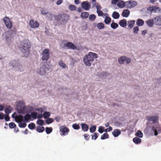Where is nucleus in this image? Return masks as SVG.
Listing matches in <instances>:
<instances>
[{
    "label": "nucleus",
    "instance_id": "1",
    "mask_svg": "<svg viewBox=\"0 0 161 161\" xmlns=\"http://www.w3.org/2000/svg\"><path fill=\"white\" fill-rule=\"evenodd\" d=\"M31 46V42L28 40H24L20 43L21 51L25 57L29 56Z\"/></svg>",
    "mask_w": 161,
    "mask_h": 161
},
{
    "label": "nucleus",
    "instance_id": "2",
    "mask_svg": "<svg viewBox=\"0 0 161 161\" xmlns=\"http://www.w3.org/2000/svg\"><path fill=\"white\" fill-rule=\"evenodd\" d=\"M61 47L63 48H69L73 50L76 49V47L72 42L66 41L62 42L60 44Z\"/></svg>",
    "mask_w": 161,
    "mask_h": 161
},
{
    "label": "nucleus",
    "instance_id": "3",
    "mask_svg": "<svg viewBox=\"0 0 161 161\" xmlns=\"http://www.w3.org/2000/svg\"><path fill=\"white\" fill-rule=\"evenodd\" d=\"M98 57V55L96 53L90 52L84 57L83 60H93L96 59Z\"/></svg>",
    "mask_w": 161,
    "mask_h": 161
},
{
    "label": "nucleus",
    "instance_id": "4",
    "mask_svg": "<svg viewBox=\"0 0 161 161\" xmlns=\"http://www.w3.org/2000/svg\"><path fill=\"white\" fill-rule=\"evenodd\" d=\"M3 20L6 28L8 29H11L12 27V23L9 18L6 16L3 18Z\"/></svg>",
    "mask_w": 161,
    "mask_h": 161
},
{
    "label": "nucleus",
    "instance_id": "5",
    "mask_svg": "<svg viewBox=\"0 0 161 161\" xmlns=\"http://www.w3.org/2000/svg\"><path fill=\"white\" fill-rule=\"evenodd\" d=\"M42 60H47L49 58V50L48 49H44L42 53Z\"/></svg>",
    "mask_w": 161,
    "mask_h": 161
},
{
    "label": "nucleus",
    "instance_id": "6",
    "mask_svg": "<svg viewBox=\"0 0 161 161\" xmlns=\"http://www.w3.org/2000/svg\"><path fill=\"white\" fill-rule=\"evenodd\" d=\"M137 4L136 2L134 1H129L126 2V7L129 8L135 7Z\"/></svg>",
    "mask_w": 161,
    "mask_h": 161
},
{
    "label": "nucleus",
    "instance_id": "7",
    "mask_svg": "<svg viewBox=\"0 0 161 161\" xmlns=\"http://www.w3.org/2000/svg\"><path fill=\"white\" fill-rule=\"evenodd\" d=\"M147 10L148 11L152 13L158 12L160 11V8L159 7L153 6L149 7L147 8Z\"/></svg>",
    "mask_w": 161,
    "mask_h": 161
},
{
    "label": "nucleus",
    "instance_id": "8",
    "mask_svg": "<svg viewBox=\"0 0 161 161\" xmlns=\"http://www.w3.org/2000/svg\"><path fill=\"white\" fill-rule=\"evenodd\" d=\"M60 131L62 133V135L65 136L68 134L69 130L64 126H62L60 128Z\"/></svg>",
    "mask_w": 161,
    "mask_h": 161
},
{
    "label": "nucleus",
    "instance_id": "9",
    "mask_svg": "<svg viewBox=\"0 0 161 161\" xmlns=\"http://www.w3.org/2000/svg\"><path fill=\"white\" fill-rule=\"evenodd\" d=\"M81 7L85 10L89 9L91 7V4L87 1L83 2L81 4Z\"/></svg>",
    "mask_w": 161,
    "mask_h": 161
},
{
    "label": "nucleus",
    "instance_id": "10",
    "mask_svg": "<svg viewBox=\"0 0 161 161\" xmlns=\"http://www.w3.org/2000/svg\"><path fill=\"white\" fill-rule=\"evenodd\" d=\"M147 120L150 121H152L153 123H156L158 120V117L156 116H149L147 118Z\"/></svg>",
    "mask_w": 161,
    "mask_h": 161
},
{
    "label": "nucleus",
    "instance_id": "11",
    "mask_svg": "<svg viewBox=\"0 0 161 161\" xmlns=\"http://www.w3.org/2000/svg\"><path fill=\"white\" fill-rule=\"evenodd\" d=\"M30 25L32 28H36L37 27L39 26L38 23L33 19H31L30 21Z\"/></svg>",
    "mask_w": 161,
    "mask_h": 161
},
{
    "label": "nucleus",
    "instance_id": "12",
    "mask_svg": "<svg viewBox=\"0 0 161 161\" xmlns=\"http://www.w3.org/2000/svg\"><path fill=\"white\" fill-rule=\"evenodd\" d=\"M154 22L156 25L161 26V16H158L154 17Z\"/></svg>",
    "mask_w": 161,
    "mask_h": 161
},
{
    "label": "nucleus",
    "instance_id": "13",
    "mask_svg": "<svg viewBox=\"0 0 161 161\" xmlns=\"http://www.w3.org/2000/svg\"><path fill=\"white\" fill-rule=\"evenodd\" d=\"M48 69L45 65H43L40 69L39 72L38 73L40 75H43L46 73V71Z\"/></svg>",
    "mask_w": 161,
    "mask_h": 161
},
{
    "label": "nucleus",
    "instance_id": "14",
    "mask_svg": "<svg viewBox=\"0 0 161 161\" xmlns=\"http://www.w3.org/2000/svg\"><path fill=\"white\" fill-rule=\"evenodd\" d=\"M135 23V21L134 20H130L128 21L127 23L128 27L130 29H132L134 27Z\"/></svg>",
    "mask_w": 161,
    "mask_h": 161
},
{
    "label": "nucleus",
    "instance_id": "15",
    "mask_svg": "<svg viewBox=\"0 0 161 161\" xmlns=\"http://www.w3.org/2000/svg\"><path fill=\"white\" fill-rule=\"evenodd\" d=\"M130 11L127 9H124L122 12V15L124 17L127 18L130 14Z\"/></svg>",
    "mask_w": 161,
    "mask_h": 161
},
{
    "label": "nucleus",
    "instance_id": "16",
    "mask_svg": "<svg viewBox=\"0 0 161 161\" xmlns=\"http://www.w3.org/2000/svg\"><path fill=\"white\" fill-rule=\"evenodd\" d=\"M119 25L122 27H125L127 25V21L125 19H123L119 21Z\"/></svg>",
    "mask_w": 161,
    "mask_h": 161
},
{
    "label": "nucleus",
    "instance_id": "17",
    "mask_svg": "<svg viewBox=\"0 0 161 161\" xmlns=\"http://www.w3.org/2000/svg\"><path fill=\"white\" fill-rule=\"evenodd\" d=\"M105 15L104 16H105V17L104 22L106 24H108L111 22V19L108 16V15L107 14L105 13Z\"/></svg>",
    "mask_w": 161,
    "mask_h": 161
},
{
    "label": "nucleus",
    "instance_id": "18",
    "mask_svg": "<svg viewBox=\"0 0 161 161\" xmlns=\"http://www.w3.org/2000/svg\"><path fill=\"white\" fill-rule=\"evenodd\" d=\"M81 126L82 130L83 131L86 132L88 131L89 129V126L86 124L81 123Z\"/></svg>",
    "mask_w": 161,
    "mask_h": 161
},
{
    "label": "nucleus",
    "instance_id": "19",
    "mask_svg": "<svg viewBox=\"0 0 161 161\" xmlns=\"http://www.w3.org/2000/svg\"><path fill=\"white\" fill-rule=\"evenodd\" d=\"M121 131L118 129L114 130L112 132L113 135L115 137L118 136L121 134Z\"/></svg>",
    "mask_w": 161,
    "mask_h": 161
},
{
    "label": "nucleus",
    "instance_id": "20",
    "mask_svg": "<svg viewBox=\"0 0 161 161\" xmlns=\"http://www.w3.org/2000/svg\"><path fill=\"white\" fill-rule=\"evenodd\" d=\"M154 22V19H148L146 22L147 25L149 27H152L153 25Z\"/></svg>",
    "mask_w": 161,
    "mask_h": 161
},
{
    "label": "nucleus",
    "instance_id": "21",
    "mask_svg": "<svg viewBox=\"0 0 161 161\" xmlns=\"http://www.w3.org/2000/svg\"><path fill=\"white\" fill-rule=\"evenodd\" d=\"M63 23H65L67 22L69 19V16L68 15L64 14L62 17Z\"/></svg>",
    "mask_w": 161,
    "mask_h": 161
},
{
    "label": "nucleus",
    "instance_id": "22",
    "mask_svg": "<svg viewBox=\"0 0 161 161\" xmlns=\"http://www.w3.org/2000/svg\"><path fill=\"white\" fill-rule=\"evenodd\" d=\"M144 21L141 19H138L136 22V25L138 26H142L144 25Z\"/></svg>",
    "mask_w": 161,
    "mask_h": 161
},
{
    "label": "nucleus",
    "instance_id": "23",
    "mask_svg": "<svg viewBox=\"0 0 161 161\" xmlns=\"http://www.w3.org/2000/svg\"><path fill=\"white\" fill-rule=\"evenodd\" d=\"M117 6L121 8H123L126 6V2H125L123 1H119Z\"/></svg>",
    "mask_w": 161,
    "mask_h": 161
},
{
    "label": "nucleus",
    "instance_id": "24",
    "mask_svg": "<svg viewBox=\"0 0 161 161\" xmlns=\"http://www.w3.org/2000/svg\"><path fill=\"white\" fill-rule=\"evenodd\" d=\"M152 130L154 132V135L155 136H157L158 134L157 131V129H158V126L156 125H154L152 127Z\"/></svg>",
    "mask_w": 161,
    "mask_h": 161
},
{
    "label": "nucleus",
    "instance_id": "25",
    "mask_svg": "<svg viewBox=\"0 0 161 161\" xmlns=\"http://www.w3.org/2000/svg\"><path fill=\"white\" fill-rule=\"evenodd\" d=\"M119 13L116 11L114 12L112 14V16L114 19H118L119 18Z\"/></svg>",
    "mask_w": 161,
    "mask_h": 161
},
{
    "label": "nucleus",
    "instance_id": "26",
    "mask_svg": "<svg viewBox=\"0 0 161 161\" xmlns=\"http://www.w3.org/2000/svg\"><path fill=\"white\" fill-rule=\"evenodd\" d=\"M13 109L12 107L10 106H8L5 109V112L6 114H9L11 112V111Z\"/></svg>",
    "mask_w": 161,
    "mask_h": 161
},
{
    "label": "nucleus",
    "instance_id": "27",
    "mask_svg": "<svg viewBox=\"0 0 161 161\" xmlns=\"http://www.w3.org/2000/svg\"><path fill=\"white\" fill-rule=\"evenodd\" d=\"M23 116L22 115H20L17 116L15 118V120L17 122H19L22 121L23 120Z\"/></svg>",
    "mask_w": 161,
    "mask_h": 161
},
{
    "label": "nucleus",
    "instance_id": "28",
    "mask_svg": "<svg viewBox=\"0 0 161 161\" xmlns=\"http://www.w3.org/2000/svg\"><path fill=\"white\" fill-rule=\"evenodd\" d=\"M96 26L99 29H103L104 27V25L102 23H99L96 24Z\"/></svg>",
    "mask_w": 161,
    "mask_h": 161
},
{
    "label": "nucleus",
    "instance_id": "29",
    "mask_svg": "<svg viewBox=\"0 0 161 161\" xmlns=\"http://www.w3.org/2000/svg\"><path fill=\"white\" fill-rule=\"evenodd\" d=\"M10 35V34L9 32H7L3 34V36L6 40H8L9 39Z\"/></svg>",
    "mask_w": 161,
    "mask_h": 161
},
{
    "label": "nucleus",
    "instance_id": "30",
    "mask_svg": "<svg viewBox=\"0 0 161 161\" xmlns=\"http://www.w3.org/2000/svg\"><path fill=\"white\" fill-rule=\"evenodd\" d=\"M89 15V14L87 12H84L81 13L80 16L82 18L86 19L88 18Z\"/></svg>",
    "mask_w": 161,
    "mask_h": 161
},
{
    "label": "nucleus",
    "instance_id": "31",
    "mask_svg": "<svg viewBox=\"0 0 161 161\" xmlns=\"http://www.w3.org/2000/svg\"><path fill=\"white\" fill-rule=\"evenodd\" d=\"M44 130V127L43 126L40 127V126H37L36 127V130L37 132L39 133H41L43 132Z\"/></svg>",
    "mask_w": 161,
    "mask_h": 161
},
{
    "label": "nucleus",
    "instance_id": "32",
    "mask_svg": "<svg viewBox=\"0 0 161 161\" xmlns=\"http://www.w3.org/2000/svg\"><path fill=\"white\" fill-rule=\"evenodd\" d=\"M133 140V142L136 144H139L141 142V139L137 137H134Z\"/></svg>",
    "mask_w": 161,
    "mask_h": 161
},
{
    "label": "nucleus",
    "instance_id": "33",
    "mask_svg": "<svg viewBox=\"0 0 161 161\" xmlns=\"http://www.w3.org/2000/svg\"><path fill=\"white\" fill-rule=\"evenodd\" d=\"M133 32L135 34H137L139 31V28L138 26H136L133 27Z\"/></svg>",
    "mask_w": 161,
    "mask_h": 161
},
{
    "label": "nucleus",
    "instance_id": "34",
    "mask_svg": "<svg viewBox=\"0 0 161 161\" xmlns=\"http://www.w3.org/2000/svg\"><path fill=\"white\" fill-rule=\"evenodd\" d=\"M25 121L28 122L31 119V116L29 114H27L24 117Z\"/></svg>",
    "mask_w": 161,
    "mask_h": 161
},
{
    "label": "nucleus",
    "instance_id": "35",
    "mask_svg": "<svg viewBox=\"0 0 161 161\" xmlns=\"http://www.w3.org/2000/svg\"><path fill=\"white\" fill-rule=\"evenodd\" d=\"M96 18V16L94 14H92L89 16V19L92 21H94Z\"/></svg>",
    "mask_w": 161,
    "mask_h": 161
},
{
    "label": "nucleus",
    "instance_id": "36",
    "mask_svg": "<svg viewBox=\"0 0 161 161\" xmlns=\"http://www.w3.org/2000/svg\"><path fill=\"white\" fill-rule=\"evenodd\" d=\"M130 59L128 57L125 56H123L119 58L118 60H129Z\"/></svg>",
    "mask_w": 161,
    "mask_h": 161
},
{
    "label": "nucleus",
    "instance_id": "37",
    "mask_svg": "<svg viewBox=\"0 0 161 161\" xmlns=\"http://www.w3.org/2000/svg\"><path fill=\"white\" fill-rule=\"evenodd\" d=\"M53 17V14L50 12L48 13L46 15V18L49 20H51L52 19Z\"/></svg>",
    "mask_w": 161,
    "mask_h": 161
},
{
    "label": "nucleus",
    "instance_id": "38",
    "mask_svg": "<svg viewBox=\"0 0 161 161\" xmlns=\"http://www.w3.org/2000/svg\"><path fill=\"white\" fill-rule=\"evenodd\" d=\"M110 26L113 29H115L118 27L119 25L116 23L112 22Z\"/></svg>",
    "mask_w": 161,
    "mask_h": 161
},
{
    "label": "nucleus",
    "instance_id": "39",
    "mask_svg": "<svg viewBox=\"0 0 161 161\" xmlns=\"http://www.w3.org/2000/svg\"><path fill=\"white\" fill-rule=\"evenodd\" d=\"M135 135L136 136L142 138L143 136V134L142 133L140 130H138L136 133Z\"/></svg>",
    "mask_w": 161,
    "mask_h": 161
},
{
    "label": "nucleus",
    "instance_id": "40",
    "mask_svg": "<svg viewBox=\"0 0 161 161\" xmlns=\"http://www.w3.org/2000/svg\"><path fill=\"white\" fill-rule=\"evenodd\" d=\"M109 135L107 133H104L101 136V139L102 140H104L107 138H108Z\"/></svg>",
    "mask_w": 161,
    "mask_h": 161
},
{
    "label": "nucleus",
    "instance_id": "41",
    "mask_svg": "<svg viewBox=\"0 0 161 161\" xmlns=\"http://www.w3.org/2000/svg\"><path fill=\"white\" fill-rule=\"evenodd\" d=\"M28 127L30 129H33L35 128L36 126L34 123H32L29 124Z\"/></svg>",
    "mask_w": 161,
    "mask_h": 161
},
{
    "label": "nucleus",
    "instance_id": "42",
    "mask_svg": "<svg viewBox=\"0 0 161 161\" xmlns=\"http://www.w3.org/2000/svg\"><path fill=\"white\" fill-rule=\"evenodd\" d=\"M46 131L47 134L50 133L52 131L53 129L52 127H47L46 128Z\"/></svg>",
    "mask_w": 161,
    "mask_h": 161
},
{
    "label": "nucleus",
    "instance_id": "43",
    "mask_svg": "<svg viewBox=\"0 0 161 161\" xmlns=\"http://www.w3.org/2000/svg\"><path fill=\"white\" fill-rule=\"evenodd\" d=\"M50 115V114L49 112H45L43 114L44 118L45 119H47L49 117Z\"/></svg>",
    "mask_w": 161,
    "mask_h": 161
},
{
    "label": "nucleus",
    "instance_id": "44",
    "mask_svg": "<svg viewBox=\"0 0 161 161\" xmlns=\"http://www.w3.org/2000/svg\"><path fill=\"white\" fill-rule=\"evenodd\" d=\"M96 129V125H93L91 126L90 128V130L91 133H93L94 132Z\"/></svg>",
    "mask_w": 161,
    "mask_h": 161
},
{
    "label": "nucleus",
    "instance_id": "45",
    "mask_svg": "<svg viewBox=\"0 0 161 161\" xmlns=\"http://www.w3.org/2000/svg\"><path fill=\"white\" fill-rule=\"evenodd\" d=\"M31 117L33 119H36L37 114L36 112H33L31 113Z\"/></svg>",
    "mask_w": 161,
    "mask_h": 161
},
{
    "label": "nucleus",
    "instance_id": "46",
    "mask_svg": "<svg viewBox=\"0 0 161 161\" xmlns=\"http://www.w3.org/2000/svg\"><path fill=\"white\" fill-rule=\"evenodd\" d=\"M53 121V119L51 118H48L46 120V122L47 124H49L52 123Z\"/></svg>",
    "mask_w": 161,
    "mask_h": 161
},
{
    "label": "nucleus",
    "instance_id": "47",
    "mask_svg": "<svg viewBox=\"0 0 161 161\" xmlns=\"http://www.w3.org/2000/svg\"><path fill=\"white\" fill-rule=\"evenodd\" d=\"M58 64L60 66L63 68H65L66 67L65 64L64 63L63 61H59Z\"/></svg>",
    "mask_w": 161,
    "mask_h": 161
},
{
    "label": "nucleus",
    "instance_id": "48",
    "mask_svg": "<svg viewBox=\"0 0 161 161\" xmlns=\"http://www.w3.org/2000/svg\"><path fill=\"white\" fill-rule=\"evenodd\" d=\"M72 127L75 130H78L80 128L79 125L76 124H74L72 125Z\"/></svg>",
    "mask_w": 161,
    "mask_h": 161
},
{
    "label": "nucleus",
    "instance_id": "49",
    "mask_svg": "<svg viewBox=\"0 0 161 161\" xmlns=\"http://www.w3.org/2000/svg\"><path fill=\"white\" fill-rule=\"evenodd\" d=\"M69 9L70 10H75L76 9V6L73 5H70L69 7Z\"/></svg>",
    "mask_w": 161,
    "mask_h": 161
},
{
    "label": "nucleus",
    "instance_id": "50",
    "mask_svg": "<svg viewBox=\"0 0 161 161\" xmlns=\"http://www.w3.org/2000/svg\"><path fill=\"white\" fill-rule=\"evenodd\" d=\"M36 123L38 125H44V121L42 119H40L37 120Z\"/></svg>",
    "mask_w": 161,
    "mask_h": 161
},
{
    "label": "nucleus",
    "instance_id": "51",
    "mask_svg": "<svg viewBox=\"0 0 161 161\" xmlns=\"http://www.w3.org/2000/svg\"><path fill=\"white\" fill-rule=\"evenodd\" d=\"M19 126L20 128H25L26 126V124L25 122H21L19 124Z\"/></svg>",
    "mask_w": 161,
    "mask_h": 161
},
{
    "label": "nucleus",
    "instance_id": "52",
    "mask_svg": "<svg viewBox=\"0 0 161 161\" xmlns=\"http://www.w3.org/2000/svg\"><path fill=\"white\" fill-rule=\"evenodd\" d=\"M97 13L98 14L99 16H103L104 17L105 15V14H103L102 11L101 10L97 11Z\"/></svg>",
    "mask_w": 161,
    "mask_h": 161
},
{
    "label": "nucleus",
    "instance_id": "53",
    "mask_svg": "<svg viewBox=\"0 0 161 161\" xmlns=\"http://www.w3.org/2000/svg\"><path fill=\"white\" fill-rule=\"evenodd\" d=\"M9 126L10 128H13L16 127V125L14 123L12 122L9 124Z\"/></svg>",
    "mask_w": 161,
    "mask_h": 161
},
{
    "label": "nucleus",
    "instance_id": "54",
    "mask_svg": "<svg viewBox=\"0 0 161 161\" xmlns=\"http://www.w3.org/2000/svg\"><path fill=\"white\" fill-rule=\"evenodd\" d=\"M95 6L97 8V11H98V10H101L102 7L99 4H98V3L95 4Z\"/></svg>",
    "mask_w": 161,
    "mask_h": 161
},
{
    "label": "nucleus",
    "instance_id": "55",
    "mask_svg": "<svg viewBox=\"0 0 161 161\" xmlns=\"http://www.w3.org/2000/svg\"><path fill=\"white\" fill-rule=\"evenodd\" d=\"M104 130V127L103 126H100L99 128L98 131L100 133H102L103 132Z\"/></svg>",
    "mask_w": 161,
    "mask_h": 161
},
{
    "label": "nucleus",
    "instance_id": "56",
    "mask_svg": "<svg viewBox=\"0 0 161 161\" xmlns=\"http://www.w3.org/2000/svg\"><path fill=\"white\" fill-rule=\"evenodd\" d=\"M119 1V0H112L111 1V3L113 4L117 5Z\"/></svg>",
    "mask_w": 161,
    "mask_h": 161
},
{
    "label": "nucleus",
    "instance_id": "57",
    "mask_svg": "<svg viewBox=\"0 0 161 161\" xmlns=\"http://www.w3.org/2000/svg\"><path fill=\"white\" fill-rule=\"evenodd\" d=\"M84 138L87 140H88L90 138L89 135L86 134L84 135Z\"/></svg>",
    "mask_w": 161,
    "mask_h": 161
},
{
    "label": "nucleus",
    "instance_id": "58",
    "mask_svg": "<svg viewBox=\"0 0 161 161\" xmlns=\"http://www.w3.org/2000/svg\"><path fill=\"white\" fill-rule=\"evenodd\" d=\"M4 118L5 120L7 121H8L10 119V118L8 116V114H6V115L4 116Z\"/></svg>",
    "mask_w": 161,
    "mask_h": 161
},
{
    "label": "nucleus",
    "instance_id": "59",
    "mask_svg": "<svg viewBox=\"0 0 161 161\" xmlns=\"http://www.w3.org/2000/svg\"><path fill=\"white\" fill-rule=\"evenodd\" d=\"M90 61H84L85 64L88 66H90L91 65V63L90 62Z\"/></svg>",
    "mask_w": 161,
    "mask_h": 161
},
{
    "label": "nucleus",
    "instance_id": "60",
    "mask_svg": "<svg viewBox=\"0 0 161 161\" xmlns=\"http://www.w3.org/2000/svg\"><path fill=\"white\" fill-rule=\"evenodd\" d=\"M48 13L46 10H42L41 11V13L43 15H46Z\"/></svg>",
    "mask_w": 161,
    "mask_h": 161
},
{
    "label": "nucleus",
    "instance_id": "61",
    "mask_svg": "<svg viewBox=\"0 0 161 161\" xmlns=\"http://www.w3.org/2000/svg\"><path fill=\"white\" fill-rule=\"evenodd\" d=\"M4 116L5 115L3 113L0 112V119H3L4 117Z\"/></svg>",
    "mask_w": 161,
    "mask_h": 161
},
{
    "label": "nucleus",
    "instance_id": "62",
    "mask_svg": "<svg viewBox=\"0 0 161 161\" xmlns=\"http://www.w3.org/2000/svg\"><path fill=\"white\" fill-rule=\"evenodd\" d=\"M112 127L110 126H109V127L108 128L106 129L105 130V132L110 131H112Z\"/></svg>",
    "mask_w": 161,
    "mask_h": 161
},
{
    "label": "nucleus",
    "instance_id": "63",
    "mask_svg": "<svg viewBox=\"0 0 161 161\" xmlns=\"http://www.w3.org/2000/svg\"><path fill=\"white\" fill-rule=\"evenodd\" d=\"M94 136V139L95 140H96L98 137V136H97V134L96 133H94V135L92 136V139H93Z\"/></svg>",
    "mask_w": 161,
    "mask_h": 161
},
{
    "label": "nucleus",
    "instance_id": "64",
    "mask_svg": "<svg viewBox=\"0 0 161 161\" xmlns=\"http://www.w3.org/2000/svg\"><path fill=\"white\" fill-rule=\"evenodd\" d=\"M62 2L63 0H57L56 4L58 5H59L62 3Z\"/></svg>",
    "mask_w": 161,
    "mask_h": 161
}]
</instances>
